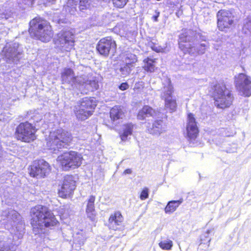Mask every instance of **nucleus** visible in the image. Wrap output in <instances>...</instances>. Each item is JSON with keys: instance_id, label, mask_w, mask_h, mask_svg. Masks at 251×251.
<instances>
[{"instance_id": "1", "label": "nucleus", "mask_w": 251, "mask_h": 251, "mask_svg": "<svg viewBox=\"0 0 251 251\" xmlns=\"http://www.w3.org/2000/svg\"><path fill=\"white\" fill-rule=\"evenodd\" d=\"M32 217L31 224L33 230L43 229L44 227H51L55 226L58 221L53 214L48 208L41 205H38L31 209Z\"/></svg>"}, {"instance_id": "2", "label": "nucleus", "mask_w": 251, "mask_h": 251, "mask_svg": "<svg viewBox=\"0 0 251 251\" xmlns=\"http://www.w3.org/2000/svg\"><path fill=\"white\" fill-rule=\"evenodd\" d=\"M46 140L48 149L56 153L60 149L69 146L73 137L70 132L60 128L50 132Z\"/></svg>"}, {"instance_id": "3", "label": "nucleus", "mask_w": 251, "mask_h": 251, "mask_svg": "<svg viewBox=\"0 0 251 251\" xmlns=\"http://www.w3.org/2000/svg\"><path fill=\"white\" fill-rule=\"evenodd\" d=\"M30 36L43 42H48L52 38L53 32L51 26L46 20L35 18L29 23Z\"/></svg>"}, {"instance_id": "4", "label": "nucleus", "mask_w": 251, "mask_h": 251, "mask_svg": "<svg viewBox=\"0 0 251 251\" xmlns=\"http://www.w3.org/2000/svg\"><path fill=\"white\" fill-rule=\"evenodd\" d=\"M215 105L220 108L228 107L232 103L233 97L223 83H217L212 87Z\"/></svg>"}, {"instance_id": "5", "label": "nucleus", "mask_w": 251, "mask_h": 251, "mask_svg": "<svg viewBox=\"0 0 251 251\" xmlns=\"http://www.w3.org/2000/svg\"><path fill=\"white\" fill-rule=\"evenodd\" d=\"M96 100L91 98H82L75 106L74 112L78 120H85L92 115L96 106Z\"/></svg>"}, {"instance_id": "6", "label": "nucleus", "mask_w": 251, "mask_h": 251, "mask_svg": "<svg viewBox=\"0 0 251 251\" xmlns=\"http://www.w3.org/2000/svg\"><path fill=\"white\" fill-rule=\"evenodd\" d=\"M82 156L80 153L74 151L65 152L58 156L57 161L60 164L62 169L68 171L75 169L82 164Z\"/></svg>"}, {"instance_id": "7", "label": "nucleus", "mask_w": 251, "mask_h": 251, "mask_svg": "<svg viewBox=\"0 0 251 251\" xmlns=\"http://www.w3.org/2000/svg\"><path fill=\"white\" fill-rule=\"evenodd\" d=\"M197 33L190 29L182 30L179 36V48L184 53H194L195 49L191 44L197 38Z\"/></svg>"}, {"instance_id": "8", "label": "nucleus", "mask_w": 251, "mask_h": 251, "mask_svg": "<svg viewBox=\"0 0 251 251\" xmlns=\"http://www.w3.org/2000/svg\"><path fill=\"white\" fill-rule=\"evenodd\" d=\"M163 85V87L161 90L160 97L165 100V108L171 113L174 112L176 110L177 104L176 99L173 98L172 96L173 87L170 80L166 79Z\"/></svg>"}, {"instance_id": "9", "label": "nucleus", "mask_w": 251, "mask_h": 251, "mask_svg": "<svg viewBox=\"0 0 251 251\" xmlns=\"http://www.w3.org/2000/svg\"><path fill=\"white\" fill-rule=\"evenodd\" d=\"M35 129L28 122L21 123L16 128L15 136L17 139L23 142H30L36 138Z\"/></svg>"}, {"instance_id": "10", "label": "nucleus", "mask_w": 251, "mask_h": 251, "mask_svg": "<svg viewBox=\"0 0 251 251\" xmlns=\"http://www.w3.org/2000/svg\"><path fill=\"white\" fill-rule=\"evenodd\" d=\"M75 35L69 30H62L57 34L55 44L62 51H70L74 48Z\"/></svg>"}, {"instance_id": "11", "label": "nucleus", "mask_w": 251, "mask_h": 251, "mask_svg": "<svg viewBox=\"0 0 251 251\" xmlns=\"http://www.w3.org/2000/svg\"><path fill=\"white\" fill-rule=\"evenodd\" d=\"M235 85L240 95L245 97L251 95V77L244 73L235 76Z\"/></svg>"}, {"instance_id": "12", "label": "nucleus", "mask_w": 251, "mask_h": 251, "mask_svg": "<svg viewBox=\"0 0 251 251\" xmlns=\"http://www.w3.org/2000/svg\"><path fill=\"white\" fill-rule=\"evenodd\" d=\"M50 171L49 163L43 159L34 161L29 168L30 176L37 178L46 176Z\"/></svg>"}, {"instance_id": "13", "label": "nucleus", "mask_w": 251, "mask_h": 251, "mask_svg": "<svg viewBox=\"0 0 251 251\" xmlns=\"http://www.w3.org/2000/svg\"><path fill=\"white\" fill-rule=\"evenodd\" d=\"M18 43L6 45L3 50L4 58L8 63L17 64L22 57V52L18 49Z\"/></svg>"}, {"instance_id": "14", "label": "nucleus", "mask_w": 251, "mask_h": 251, "mask_svg": "<svg viewBox=\"0 0 251 251\" xmlns=\"http://www.w3.org/2000/svg\"><path fill=\"white\" fill-rule=\"evenodd\" d=\"M116 49L115 41L110 37L100 39L97 45V50L100 54L107 57L110 53L114 54Z\"/></svg>"}, {"instance_id": "15", "label": "nucleus", "mask_w": 251, "mask_h": 251, "mask_svg": "<svg viewBox=\"0 0 251 251\" xmlns=\"http://www.w3.org/2000/svg\"><path fill=\"white\" fill-rule=\"evenodd\" d=\"M217 26L220 30L226 31L231 27L233 23L234 17L230 12L225 10H220L217 13Z\"/></svg>"}, {"instance_id": "16", "label": "nucleus", "mask_w": 251, "mask_h": 251, "mask_svg": "<svg viewBox=\"0 0 251 251\" xmlns=\"http://www.w3.org/2000/svg\"><path fill=\"white\" fill-rule=\"evenodd\" d=\"M93 0H68L66 10L71 15L75 14L76 11V6L80 11L90 9L92 6Z\"/></svg>"}, {"instance_id": "17", "label": "nucleus", "mask_w": 251, "mask_h": 251, "mask_svg": "<svg viewBox=\"0 0 251 251\" xmlns=\"http://www.w3.org/2000/svg\"><path fill=\"white\" fill-rule=\"evenodd\" d=\"M63 83H68L78 89L79 84L83 79L81 77H75L73 70L70 68L64 70L61 75Z\"/></svg>"}, {"instance_id": "18", "label": "nucleus", "mask_w": 251, "mask_h": 251, "mask_svg": "<svg viewBox=\"0 0 251 251\" xmlns=\"http://www.w3.org/2000/svg\"><path fill=\"white\" fill-rule=\"evenodd\" d=\"M75 188V181L72 176L64 177L63 183L61 189L59 190V195L61 197H66L70 195Z\"/></svg>"}, {"instance_id": "19", "label": "nucleus", "mask_w": 251, "mask_h": 251, "mask_svg": "<svg viewBox=\"0 0 251 251\" xmlns=\"http://www.w3.org/2000/svg\"><path fill=\"white\" fill-rule=\"evenodd\" d=\"M186 131L187 136L190 139H195L198 134V128L196 120L191 113L188 115Z\"/></svg>"}, {"instance_id": "20", "label": "nucleus", "mask_w": 251, "mask_h": 251, "mask_svg": "<svg viewBox=\"0 0 251 251\" xmlns=\"http://www.w3.org/2000/svg\"><path fill=\"white\" fill-rule=\"evenodd\" d=\"M123 220V217L120 212L116 211L112 214L108 220L110 228L115 230L123 229L124 226H121Z\"/></svg>"}, {"instance_id": "21", "label": "nucleus", "mask_w": 251, "mask_h": 251, "mask_svg": "<svg viewBox=\"0 0 251 251\" xmlns=\"http://www.w3.org/2000/svg\"><path fill=\"white\" fill-rule=\"evenodd\" d=\"M166 125L162 120L154 121L151 126H148V130L150 134L159 135L166 131Z\"/></svg>"}, {"instance_id": "22", "label": "nucleus", "mask_w": 251, "mask_h": 251, "mask_svg": "<svg viewBox=\"0 0 251 251\" xmlns=\"http://www.w3.org/2000/svg\"><path fill=\"white\" fill-rule=\"evenodd\" d=\"M99 85L98 81L95 79L92 80H87L86 81H82L80 82L78 89L81 90L82 93H87V90H91L93 91L99 88Z\"/></svg>"}, {"instance_id": "23", "label": "nucleus", "mask_w": 251, "mask_h": 251, "mask_svg": "<svg viewBox=\"0 0 251 251\" xmlns=\"http://www.w3.org/2000/svg\"><path fill=\"white\" fill-rule=\"evenodd\" d=\"M95 201V197L91 196L88 201L86 212L87 217L92 221L95 220L96 213L95 209L94 202Z\"/></svg>"}, {"instance_id": "24", "label": "nucleus", "mask_w": 251, "mask_h": 251, "mask_svg": "<svg viewBox=\"0 0 251 251\" xmlns=\"http://www.w3.org/2000/svg\"><path fill=\"white\" fill-rule=\"evenodd\" d=\"M156 116L155 111L151 107L146 105L139 111L137 115V118L139 120H143L146 117Z\"/></svg>"}, {"instance_id": "25", "label": "nucleus", "mask_w": 251, "mask_h": 251, "mask_svg": "<svg viewBox=\"0 0 251 251\" xmlns=\"http://www.w3.org/2000/svg\"><path fill=\"white\" fill-rule=\"evenodd\" d=\"M133 128V125L131 124H128L123 126L122 130L120 133L122 141H126L128 140V137L132 134Z\"/></svg>"}, {"instance_id": "26", "label": "nucleus", "mask_w": 251, "mask_h": 251, "mask_svg": "<svg viewBox=\"0 0 251 251\" xmlns=\"http://www.w3.org/2000/svg\"><path fill=\"white\" fill-rule=\"evenodd\" d=\"M110 116L113 121L122 119L124 116V112L120 106H115L113 107L110 112Z\"/></svg>"}, {"instance_id": "27", "label": "nucleus", "mask_w": 251, "mask_h": 251, "mask_svg": "<svg viewBox=\"0 0 251 251\" xmlns=\"http://www.w3.org/2000/svg\"><path fill=\"white\" fill-rule=\"evenodd\" d=\"M182 199L178 201H171L168 202L166 207L165 208V212L167 214H172L179 205L182 202Z\"/></svg>"}, {"instance_id": "28", "label": "nucleus", "mask_w": 251, "mask_h": 251, "mask_svg": "<svg viewBox=\"0 0 251 251\" xmlns=\"http://www.w3.org/2000/svg\"><path fill=\"white\" fill-rule=\"evenodd\" d=\"M155 59H152L147 58L144 60V70L147 72H153L155 69V65L154 64Z\"/></svg>"}, {"instance_id": "29", "label": "nucleus", "mask_w": 251, "mask_h": 251, "mask_svg": "<svg viewBox=\"0 0 251 251\" xmlns=\"http://www.w3.org/2000/svg\"><path fill=\"white\" fill-rule=\"evenodd\" d=\"M133 66H131L129 64H125L121 66L119 71V73L122 77L127 76L131 71V68Z\"/></svg>"}, {"instance_id": "30", "label": "nucleus", "mask_w": 251, "mask_h": 251, "mask_svg": "<svg viewBox=\"0 0 251 251\" xmlns=\"http://www.w3.org/2000/svg\"><path fill=\"white\" fill-rule=\"evenodd\" d=\"M124 61L127 64L133 66V64L135 63L137 59L136 56L130 52L126 53L124 55Z\"/></svg>"}, {"instance_id": "31", "label": "nucleus", "mask_w": 251, "mask_h": 251, "mask_svg": "<svg viewBox=\"0 0 251 251\" xmlns=\"http://www.w3.org/2000/svg\"><path fill=\"white\" fill-rule=\"evenodd\" d=\"M8 217L13 221L14 223L13 226H15V224L19 223L21 219L20 215L17 211L13 210L9 212Z\"/></svg>"}, {"instance_id": "32", "label": "nucleus", "mask_w": 251, "mask_h": 251, "mask_svg": "<svg viewBox=\"0 0 251 251\" xmlns=\"http://www.w3.org/2000/svg\"><path fill=\"white\" fill-rule=\"evenodd\" d=\"M243 30L246 34H251V17L244 20Z\"/></svg>"}, {"instance_id": "33", "label": "nucleus", "mask_w": 251, "mask_h": 251, "mask_svg": "<svg viewBox=\"0 0 251 251\" xmlns=\"http://www.w3.org/2000/svg\"><path fill=\"white\" fill-rule=\"evenodd\" d=\"M173 242L171 240H164L160 242L159 247L163 250H169L173 247Z\"/></svg>"}, {"instance_id": "34", "label": "nucleus", "mask_w": 251, "mask_h": 251, "mask_svg": "<svg viewBox=\"0 0 251 251\" xmlns=\"http://www.w3.org/2000/svg\"><path fill=\"white\" fill-rule=\"evenodd\" d=\"M208 47L209 44L208 43L201 44L200 46L197 48L198 53L201 54L204 53L206 48H207Z\"/></svg>"}, {"instance_id": "35", "label": "nucleus", "mask_w": 251, "mask_h": 251, "mask_svg": "<svg viewBox=\"0 0 251 251\" xmlns=\"http://www.w3.org/2000/svg\"><path fill=\"white\" fill-rule=\"evenodd\" d=\"M9 244L6 242L0 239V251H10Z\"/></svg>"}, {"instance_id": "36", "label": "nucleus", "mask_w": 251, "mask_h": 251, "mask_svg": "<svg viewBox=\"0 0 251 251\" xmlns=\"http://www.w3.org/2000/svg\"><path fill=\"white\" fill-rule=\"evenodd\" d=\"M149 46L153 50L157 52H164L165 51L164 48H163L161 46H158L157 44H155L152 42L149 43Z\"/></svg>"}, {"instance_id": "37", "label": "nucleus", "mask_w": 251, "mask_h": 251, "mask_svg": "<svg viewBox=\"0 0 251 251\" xmlns=\"http://www.w3.org/2000/svg\"><path fill=\"white\" fill-rule=\"evenodd\" d=\"M149 197V190L147 188H144L141 192L140 198L141 200H145Z\"/></svg>"}, {"instance_id": "38", "label": "nucleus", "mask_w": 251, "mask_h": 251, "mask_svg": "<svg viewBox=\"0 0 251 251\" xmlns=\"http://www.w3.org/2000/svg\"><path fill=\"white\" fill-rule=\"evenodd\" d=\"M210 241V239H208L207 243H209ZM208 247H209V244H205V243L201 242L199 245V248L200 250L201 249V250H206V249H207Z\"/></svg>"}, {"instance_id": "39", "label": "nucleus", "mask_w": 251, "mask_h": 251, "mask_svg": "<svg viewBox=\"0 0 251 251\" xmlns=\"http://www.w3.org/2000/svg\"><path fill=\"white\" fill-rule=\"evenodd\" d=\"M129 87L128 84L126 82L122 83L119 86V89L122 91L127 89Z\"/></svg>"}, {"instance_id": "40", "label": "nucleus", "mask_w": 251, "mask_h": 251, "mask_svg": "<svg viewBox=\"0 0 251 251\" xmlns=\"http://www.w3.org/2000/svg\"><path fill=\"white\" fill-rule=\"evenodd\" d=\"M142 82L136 83L135 85L134 89H139L141 87H143Z\"/></svg>"}, {"instance_id": "41", "label": "nucleus", "mask_w": 251, "mask_h": 251, "mask_svg": "<svg viewBox=\"0 0 251 251\" xmlns=\"http://www.w3.org/2000/svg\"><path fill=\"white\" fill-rule=\"evenodd\" d=\"M156 14L152 17V19L154 20L155 22H157L158 21V17L159 16L160 12L158 11H155Z\"/></svg>"}, {"instance_id": "42", "label": "nucleus", "mask_w": 251, "mask_h": 251, "mask_svg": "<svg viewBox=\"0 0 251 251\" xmlns=\"http://www.w3.org/2000/svg\"><path fill=\"white\" fill-rule=\"evenodd\" d=\"M132 173V170L130 169H127L125 170L123 174L124 175L131 174Z\"/></svg>"}, {"instance_id": "43", "label": "nucleus", "mask_w": 251, "mask_h": 251, "mask_svg": "<svg viewBox=\"0 0 251 251\" xmlns=\"http://www.w3.org/2000/svg\"><path fill=\"white\" fill-rule=\"evenodd\" d=\"M197 34H198L197 35V37H198V36L200 37V38H201V39L202 41H205L206 40V37H204V36H201L199 33H197Z\"/></svg>"}, {"instance_id": "44", "label": "nucleus", "mask_w": 251, "mask_h": 251, "mask_svg": "<svg viewBox=\"0 0 251 251\" xmlns=\"http://www.w3.org/2000/svg\"><path fill=\"white\" fill-rule=\"evenodd\" d=\"M1 18H2V20L3 21H4V20H6L8 19V17H7L6 15L4 14V15H2Z\"/></svg>"}, {"instance_id": "45", "label": "nucleus", "mask_w": 251, "mask_h": 251, "mask_svg": "<svg viewBox=\"0 0 251 251\" xmlns=\"http://www.w3.org/2000/svg\"><path fill=\"white\" fill-rule=\"evenodd\" d=\"M33 0H30V1L28 3H26V4L29 6V5H32L33 4Z\"/></svg>"}, {"instance_id": "46", "label": "nucleus", "mask_w": 251, "mask_h": 251, "mask_svg": "<svg viewBox=\"0 0 251 251\" xmlns=\"http://www.w3.org/2000/svg\"><path fill=\"white\" fill-rule=\"evenodd\" d=\"M208 233H209V230H208V231H207V234L208 235Z\"/></svg>"}]
</instances>
